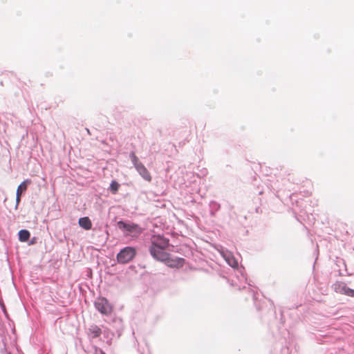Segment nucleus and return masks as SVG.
Segmentation results:
<instances>
[{"label":"nucleus","mask_w":354,"mask_h":354,"mask_svg":"<svg viewBox=\"0 0 354 354\" xmlns=\"http://www.w3.org/2000/svg\"><path fill=\"white\" fill-rule=\"evenodd\" d=\"M169 245L168 239L157 234L153 235L151 238V245L149 247V252L151 255L156 259H162L165 256V251Z\"/></svg>","instance_id":"1"},{"label":"nucleus","mask_w":354,"mask_h":354,"mask_svg":"<svg viewBox=\"0 0 354 354\" xmlns=\"http://www.w3.org/2000/svg\"><path fill=\"white\" fill-rule=\"evenodd\" d=\"M118 226L120 230L126 232L127 235L133 237H137L142 232V229L136 223L120 221L118 222Z\"/></svg>","instance_id":"2"},{"label":"nucleus","mask_w":354,"mask_h":354,"mask_svg":"<svg viewBox=\"0 0 354 354\" xmlns=\"http://www.w3.org/2000/svg\"><path fill=\"white\" fill-rule=\"evenodd\" d=\"M136 254V250L133 247H125L117 254V261L119 263L124 264L130 262Z\"/></svg>","instance_id":"3"},{"label":"nucleus","mask_w":354,"mask_h":354,"mask_svg":"<svg viewBox=\"0 0 354 354\" xmlns=\"http://www.w3.org/2000/svg\"><path fill=\"white\" fill-rule=\"evenodd\" d=\"M95 306L99 312L104 315H109L113 311V306L105 297L97 298Z\"/></svg>","instance_id":"4"},{"label":"nucleus","mask_w":354,"mask_h":354,"mask_svg":"<svg viewBox=\"0 0 354 354\" xmlns=\"http://www.w3.org/2000/svg\"><path fill=\"white\" fill-rule=\"evenodd\" d=\"M158 261L164 262L167 266L171 268H179L183 266L185 259L183 258H170L169 254L166 252L162 259H158Z\"/></svg>","instance_id":"5"},{"label":"nucleus","mask_w":354,"mask_h":354,"mask_svg":"<svg viewBox=\"0 0 354 354\" xmlns=\"http://www.w3.org/2000/svg\"><path fill=\"white\" fill-rule=\"evenodd\" d=\"M334 290L339 294L345 295L354 297V290L348 288L346 284L342 281H337L333 285Z\"/></svg>","instance_id":"6"},{"label":"nucleus","mask_w":354,"mask_h":354,"mask_svg":"<svg viewBox=\"0 0 354 354\" xmlns=\"http://www.w3.org/2000/svg\"><path fill=\"white\" fill-rule=\"evenodd\" d=\"M136 170L145 180L148 182L151 181V176L148 169L145 167V166L143 164L142 165H138Z\"/></svg>","instance_id":"7"},{"label":"nucleus","mask_w":354,"mask_h":354,"mask_svg":"<svg viewBox=\"0 0 354 354\" xmlns=\"http://www.w3.org/2000/svg\"><path fill=\"white\" fill-rule=\"evenodd\" d=\"M79 225L82 228L88 230L92 227V223L88 217H82L79 219Z\"/></svg>","instance_id":"8"},{"label":"nucleus","mask_w":354,"mask_h":354,"mask_svg":"<svg viewBox=\"0 0 354 354\" xmlns=\"http://www.w3.org/2000/svg\"><path fill=\"white\" fill-rule=\"evenodd\" d=\"M31 183L30 180H26L24 182H22L17 187V193L22 194L24 192H25L27 189L28 185H29Z\"/></svg>","instance_id":"9"},{"label":"nucleus","mask_w":354,"mask_h":354,"mask_svg":"<svg viewBox=\"0 0 354 354\" xmlns=\"http://www.w3.org/2000/svg\"><path fill=\"white\" fill-rule=\"evenodd\" d=\"M30 236V232L26 230H21L19 232V239L22 242L27 241Z\"/></svg>","instance_id":"10"},{"label":"nucleus","mask_w":354,"mask_h":354,"mask_svg":"<svg viewBox=\"0 0 354 354\" xmlns=\"http://www.w3.org/2000/svg\"><path fill=\"white\" fill-rule=\"evenodd\" d=\"M119 187L120 184L117 181L113 180L111 182L110 185V190L112 194H115L118 192Z\"/></svg>","instance_id":"11"},{"label":"nucleus","mask_w":354,"mask_h":354,"mask_svg":"<svg viewBox=\"0 0 354 354\" xmlns=\"http://www.w3.org/2000/svg\"><path fill=\"white\" fill-rule=\"evenodd\" d=\"M131 156L132 162H133L134 167H136V169L138 168V165H142V163L139 161L138 158L135 155L134 153H132L131 154Z\"/></svg>","instance_id":"12"},{"label":"nucleus","mask_w":354,"mask_h":354,"mask_svg":"<svg viewBox=\"0 0 354 354\" xmlns=\"http://www.w3.org/2000/svg\"><path fill=\"white\" fill-rule=\"evenodd\" d=\"M92 333L94 334V337H98L101 334V329L95 326L93 328Z\"/></svg>","instance_id":"13"},{"label":"nucleus","mask_w":354,"mask_h":354,"mask_svg":"<svg viewBox=\"0 0 354 354\" xmlns=\"http://www.w3.org/2000/svg\"><path fill=\"white\" fill-rule=\"evenodd\" d=\"M21 194H17V196H16V202H17V204H18L21 200Z\"/></svg>","instance_id":"14"},{"label":"nucleus","mask_w":354,"mask_h":354,"mask_svg":"<svg viewBox=\"0 0 354 354\" xmlns=\"http://www.w3.org/2000/svg\"><path fill=\"white\" fill-rule=\"evenodd\" d=\"M102 354H105L102 351H100Z\"/></svg>","instance_id":"15"}]
</instances>
